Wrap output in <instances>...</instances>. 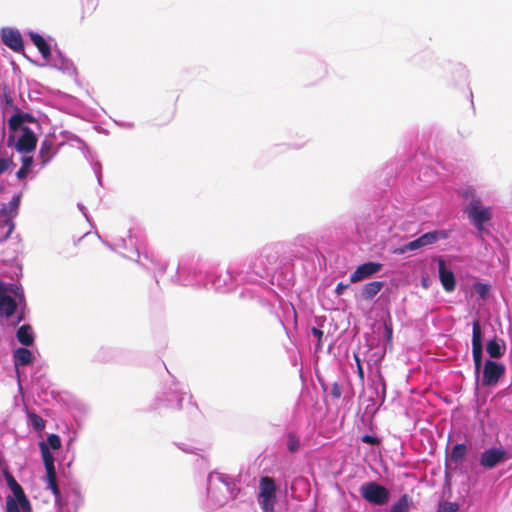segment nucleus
Masks as SVG:
<instances>
[{
	"label": "nucleus",
	"mask_w": 512,
	"mask_h": 512,
	"mask_svg": "<svg viewBox=\"0 0 512 512\" xmlns=\"http://www.w3.org/2000/svg\"><path fill=\"white\" fill-rule=\"evenodd\" d=\"M244 272L240 277L252 284L249 288L261 286L273 289L270 286H276L281 291H287L296 280L291 257H285L284 246L280 243L265 246Z\"/></svg>",
	"instance_id": "1"
},
{
	"label": "nucleus",
	"mask_w": 512,
	"mask_h": 512,
	"mask_svg": "<svg viewBox=\"0 0 512 512\" xmlns=\"http://www.w3.org/2000/svg\"><path fill=\"white\" fill-rule=\"evenodd\" d=\"M240 274H245V272L234 271L231 268L224 272L204 271L198 263H187L182 259L177 266L175 278L176 282L182 286L228 293L234 290L239 283L248 282L247 279H241Z\"/></svg>",
	"instance_id": "2"
},
{
	"label": "nucleus",
	"mask_w": 512,
	"mask_h": 512,
	"mask_svg": "<svg viewBox=\"0 0 512 512\" xmlns=\"http://www.w3.org/2000/svg\"><path fill=\"white\" fill-rule=\"evenodd\" d=\"M239 297L255 302L269 314L275 316L293 343L294 334L298 333L301 321L299 322L297 311L291 302H286L274 289H264L261 286L243 288Z\"/></svg>",
	"instance_id": "3"
},
{
	"label": "nucleus",
	"mask_w": 512,
	"mask_h": 512,
	"mask_svg": "<svg viewBox=\"0 0 512 512\" xmlns=\"http://www.w3.org/2000/svg\"><path fill=\"white\" fill-rule=\"evenodd\" d=\"M461 200L462 212L468 219V223L475 230V237L483 239L492 236L494 209L485 205L478 195L476 188L471 184H461L453 189Z\"/></svg>",
	"instance_id": "4"
},
{
	"label": "nucleus",
	"mask_w": 512,
	"mask_h": 512,
	"mask_svg": "<svg viewBox=\"0 0 512 512\" xmlns=\"http://www.w3.org/2000/svg\"><path fill=\"white\" fill-rule=\"evenodd\" d=\"M387 382L382 372L370 371L366 385L359 394V407L362 408L360 422L370 431L376 428L374 422L380 410H386Z\"/></svg>",
	"instance_id": "5"
},
{
	"label": "nucleus",
	"mask_w": 512,
	"mask_h": 512,
	"mask_svg": "<svg viewBox=\"0 0 512 512\" xmlns=\"http://www.w3.org/2000/svg\"><path fill=\"white\" fill-rule=\"evenodd\" d=\"M28 314L23 286L0 279V318L7 320L8 326L15 328L26 320Z\"/></svg>",
	"instance_id": "6"
},
{
	"label": "nucleus",
	"mask_w": 512,
	"mask_h": 512,
	"mask_svg": "<svg viewBox=\"0 0 512 512\" xmlns=\"http://www.w3.org/2000/svg\"><path fill=\"white\" fill-rule=\"evenodd\" d=\"M475 375V394L487 397L499 385L504 384L507 375L506 364L498 359L485 358L484 354L478 359H472Z\"/></svg>",
	"instance_id": "7"
},
{
	"label": "nucleus",
	"mask_w": 512,
	"mask_h": 512,
	"mask_svg": "<svg viewBox=\"0 0 512 512\" xmlns=\"http://www.w3.org/2000/svg\"><path fill=\"white\" fill-rule=\"evenodd\" d=\"M25 34L31 43L38 49L45 63L39 66L49 65L68 76H76L77 68L73 61L57 46L55 39L51 36H44L40 32L28 29Z\"/></svg>",
	"instance_id": "8"
},
{
	"label": "nucleus",
	"mask_w": 512,
	"mask_h": 512,
	"mask_svg": "<svg viewBox=\"0 0 512 512\" xmlns=\"http://www.w3.org/2000/svg\"><path fill=\"white\" fill-rule=\"evenodd\" d=\"M438 165L439 161L427 157L423 151H417L405 163L404 170L410 178L409 185L415 186V190H419L437 183L441 179Z\"/></svg>",
	"instance_id": "9"
},
{
	"label": "nucleus",
	"mask_w": 512,
	"mask_h": 512,
	"mask_svg": "<svg viewBox=\"0 0 512 512\" xmlns=\"http://www.w3.org/2000/svg\"><path fill=\"white\" fill-rule=\"evenodd\" d=\"M116 249L129 250L131 255H124L129 259H133L134 256L138 259L140 255H143L146 260H149L155 266L156 270L160 274H164L166 272L167 264L156 261L152 254L145 249L144 238L139 229H129L128 238H120L117 243H115V250Z\"/></svg>",
	"instance_id": "10"
},
{
	"label": "nucleus",
	"mask_w": 512,
	"mask_h": 512,
	"mask_svg": "<svg viewBox=\"0 0 512 512\" xmlns=\"http://www.w3.org/2000/svg\"><path fill=\"white\" fill-rule=\"evenodd\" d=\"M512 459V449L503 445H492L484 449L478 459V463L470 466L471 477L478 478L483 472L492 470Z\"/></svg>",
	"instance_id": "11"
},
{
	"label": "nucleus",
	"mask_w": 512,
	"mask_h": 512,
	"mask_svg": "<svg viewBox=\"0 0 512 512\" xmlns=\"http://www.w3.org/2000/svg\"><path fill=\"white\" fill-rule=\"evenodd\" d=\"M472 328L471 336V355L472 359H478L479 355L484 354V344L489 336L495 332V327L491 322V314H480L477 312L470 323Z\"/></svg>",
	"instance_id": "12"
},
{
	"label": "nucleus",
	"mask_w": 512,
	"mask_h": 512,
	"mask_svg": "<svg viewBox=\"0 0 512 512\" xmlns=\"http://www.w3.org/2000/svg\"><path fill=\"white\" fill-rule=\"evenodd\" d=\"M169 383H164L161 390L157 393L151 404V410L170 409L180 410L186 391L181 383L177 381L172 375Z\"/></svg>",
	"instance_id": "13"
},
{
	"label": "nucleus",
	"mask_w": 512,
	"mask_h": 512,
	"mask_svg": "<svg viewBox=\"0 0 512 512\" xmlns=\"http://www.w3.org/2000/svg\"><path fill=\"white\" fill-rule=\"evenodd\" d=\"M39 134L29 126L9 127L7 147L14 148L20 154H31L36 150Z\"/></svg>",
	"instance_id": "14"
},
{
	"label": "nucleus",
	"mask_w": 512,
	"mask_h": 512,
	"mask_svg": "<svg viewBox=\"0 0 512 512\" xmlns=\"http://www.w3.org/2000/svg\"><path fill=\"white\" fill-rule=\"evenodd\" d=\"M280 490V483L273 478L267 475L259 478L256 499L262 512H275Z\"/></svg>",
	"instance_id": "15"
},
{
	"label": "nucleus",
	"mask_w": 512,
	"mask_h": 512,
	"mask_svg": "<svg viewBox=\"0 0 512 512\" xmlns=\"http://www.w3.org/2000/svg\"><path fill=\"white\" fill-rule=\"evenodd\" d=\"M58 500L55 499V505L64 509L65 512H78L84 505V496L81 491V484L78 480H69L60 489Z\"/></svg>",
	"instance_id": "16"
},
{
	"label": "nucleus",
	"mask_w": 512,
	"mask_h": 512,
	"mask_svg": "<svg viewBox=\"0 0 512 512\" xmlns=\"http://www.w3.org/2000/svg\"><path fill=\"white\" fill-rule=\"evenodd\" d=\"M358 492L360 497L371 506L382 507L391 500L389 489L375 480L363 482Z\"/></svg>",
	"instance_id": "17"
},
{
	"label": "nucleus",
	"mask_w": 512,
	"mask_h": 512,
	"mask_svg": "<svg viewBox=\"0 0 512 512\" xmlns=\"http://www.w3.org/2000/svg\"><path fill=\"white\" fill-rule=\"evenodd\" d=\"M88 406L84 403H75L71 408V417L73 423H71L72 432L68 435L66 441V454H71L67 461V466L70 467L75 459L74 443L78 437V431L83 428L84 416L88 413Z\"/></svg>",
	"instance_id": "18"
},
{
	"label": "nucleus",
	"mask_w": 512,
	"mask_h": 512,
	"mask_svg": "<svg viewBox=\"0 0 512 512\" xmlns=\"http://www.w3.org/2000/svg\"><path fill=\"white\" fill-rule=\"evenodd\" d=\"M325 321V316H317L313 314L306 317L304 321L301 320V327L304 330L305 335L307 337L312 336L316 340L314 343L315 352L321 351L323 348V326Z\"/></svg>",
	"instance_id": "19"
},
{
	"label": "nucleus",
	"mask_w": 512,
	"mask_h": 512,
	"mask_svg": "<svg viewBox=\"0 0 512 512\" xmlns=\"http://www.w3.org/2000/svg\"><path fill=\"white\" fill-rule=\"evenodd\" d=\"M437 277L443 288L447 293H452L456 290L458 279L454 270V266L448 263L441 256L437 258Z\"/></svg>",
	"instance_id": "20"
},
{
	"label": "nucleus",
	"mask_w": 512,
	"mask_h": 512,
	"mask_svg": "<svg viewBox=\"0 0 512 512\" xmlns=\"http://www.w3.org/2000/svg\"><path fill=\"white\" fill-rule=\"evenodd\" d=\"M317 234L311 233V234H299L297 235L293 241L291 242L292 247H298L301 249H304V252L307 255H316V259L324 265H326V257L321 251V247L317 246Z\"/></svg>",
	"instance_id": "21"
},
{
	"label": "nucleus",
	"mask_w": 512,
	"mask_h": 512,
	"mask_svg": "<svg viewBox=\"0 0 512 512\" xmlns=\"http://www.w3.org/2000/svg\"><path fill=\"white\" fill-rule=\"evenodd\" d=\"M317 234V246L321 247V251L323 253L330 252L334 249L337 244V241L344 237L347 232L340 226L331 225L323 228Z\"/></svg>",
	"instance_id": "22"
},
{
	"label": "nucleus",
	"mask_w": 512,
	"mask_h": 512,
	"mask_svg": "<svg viewBox=\"0 0 512 512\" xmlns=\"http://www.w3.org/2000/svg\"><path fill=\"white\" fill-rule=\"evenodd\" d=\"M214 478L226 487V490L232 499L237 498L240 488L236 485L235 480L227 474L211 471L208 473L206 479V495L208 499H213L215 497L213 489Z\"/></svg>",
	"instance_id": "23"
},
{
	"label": "nucleus",
	"mask_w": 512,
	"mask_h": 512,
	"mask_svg": "<svg viewBox=\"0 0 512 512\" xmlns=\"http://www.w3.org/2000/svg\"><path fill=\"white\" fill-rule=\"evenodd\" d=\"M442 68L445 72L442 77L448 85L457 87L467 84L468 70L463 64L448 61Z\"/></svg>",
	"instance_id": "24"
},
{
	"label": "nucleus",
	"mask_w": 512,
	"mask_h": 512,
	"mask_svg": "<svg viewBox=\"0 0 512 512\" xmlns=\"http://www.w3.org/2000/svg\"><path fill=\"white\" fill-rule=\"evenodd\" d=\"M455 222L448 224L447 228H435L419 235L423 248L432 247L440 241L448 240L456 230Z\"/></svg>",
	"instance_id": "25"
},
{
	"label": "nucleus",
	"mask_w": 512,
	"mask_h": 512,
	"mask_svg": "<svg viewBox=\"0 0 512 512\" xmlns=\"http://www.w3.org/2000/svg\"><path fill=\"white\" fill-rule=\"evenodd\" d=\"M384 264L379 261H365L350 273V283H357L369 279L382 271Z\"/></svg>",
	"instance_id": "26"
},
{
	"label": "nucleus",
	"mask_w": 512,
	"mask_h": 512,
	"mask_svg": "<svg viewBox=\"0 0 512 512\" xmlns=\"http://www.w3.org/2000/svg\"><path fill=\"white\" fill-rule=\"evenodd\" d=\"M0 42L16 53L23 51L25 48L22 34L16 27H2L0 29Z\"/></svg>",
	"instance_id": "27"
},
{
	"label": "nucleus",
	"mask_w": 512,
	"mask_h": 512,
	"mask_svg": "<svg viewBox=\"0 0 512 512\" xmlns=\"http://www.w3.org/2000/svg\"><path fill=\"white\" fill-rule=\"evenodd\" d=\"M317 381L326 396L331 397L332 400H339L343 397V401L346 403L350 402L353 396L351 392L344 391V385L341 382L334 381L332 383L326 381L322 376L316 375Z\"/></svg>",
	"instance_id": "28"
},
{
	"label": "nucleus",
	"mask_w": 512,
	"mask_h": 512,
	"mask_svg": "<svg viewBox=\"0 0 512 512\" xmlns=\"http://www.w3.org/2000/svg\"><path fill=\"white\" fill-rule=\"evenodd\" d=\"M388 210V205H385L382 206L381 209L375 208L373 209V211L369 212L364 222L360 221L359 219H356L354 222L355 230L357 232H361L362 230L365 231L374 224L386 225L387 217L389 214Z\"/></svg>",
	"instance_id": "29"
},
{
	"label": "nucleus",
	"mask_w": 512,
	"mask_h": 512,
	"mask_svg": "<svg viewBox=\"0 0 512 512\" xmlns=\"http://www.w3.org/2000/svg\"><path fill=\"white\" fill-rule=\"evenodd\" d=\"M302 442L296 432L287 431L279 442V449L283 450L286 462H291L292 458L301 450Z\"/></svg>",
	"instance_id": "30"
},
{
	"label": "nucleus",
	"mask_w": 512,
	"mask_h": 512,
	"mask_svg": "<svg viewBox=\"0 0 512 512\" xmlns=\"http://www.w3.org/2000/svg\"><path fill=\"white\" fill-rule=\"evenodd\" d=\"M43 89L48 91L51 96L57 97L63 101L62 106L59 107L61 111L67 112L71 115H77L74 109L84 107L83 102L71 94L50 87H44Z\"/></svg>",
	"instance_id": "31"
},
{
	"label": "nucleus",
	"mask_w": 512,
	"mask_h": 512,
	"mask_svg": "<svg viewBox=\"0 0 512 512\" xmlns=\"http://www.w3.org/2000/svg\"><path fill=\"white\" fill-rule=\"evenodd\" d=\"M507 351V345L503 338L499 337L496 333L489 336L484 344V352L487 353L485 358L500 360Z\"/></svg>",
	"instance_id": "32"
},
{
	"label": "nucleus",
	"mask_w": 512,
	"mask_h": 512,
	"mask_svg": "<svg viewBox=\"0 0 512 512\" xmlns=\"http://www.w3.org/2000/svg\"><path fill=\"white\" fill-rule=\"evenodd\" d=\"M7 485L12 491V495H10L16 501V506L22 509L23 512L31 511V503L28 497L25 495L22 486L15 480L13 476H8Z\"/></svg>",
	"instance_id": "33"
},
{
	"label": "nucleus",
	"mask_w": 512,
	"mask_h": 512,
	"mask_svg": "<svg viewBox=\"0 0 512 512\" xmlns=\"http://www.w3.org/2000/svg\"><path fill=\"white\" fill-rule=\"evenodd\" d=\"M12 360L15 368V372L19 375L21 366L31 365L35 361L34 351L27 346H20L12 351Z\"/></svg>",
	"instance_id": "34"
},
{
	"label": "nucleus",
	"mask_w": 512,
	"mask_h": 512,
	"mask_svg": "<svg viewBox=\"0 0 512 512\" xmlns=\"http://www.w3.org/2000/svg\"><path fill=\"white\" fill-rule=\"evenodd\" d=\"M385 280H373L365 283L360 289L359 293L355 294L356 300L371 302L375 299L377 294L386 287Z\"/></svg>",
	"instance_id": "35"
},
{
	"label": "nucleus",
	"mask_w": 512,
	"mask_h": 512,
	"mask_svg": "<svg viewBox=\"0 0 512 512\" xmlns=\"http://www.w3.org/2000/svg\"><path fill=\"white\" fill-rule=\"evenodd\" d=\"M81 146L79 147L82 151L85 159L89 162L97 182L100 186H102V164L97 159V154L94 150H92L89 145L82 139V143H79Z\"/></svg>",
	"instance_id": "36"
},
{
	"label": "nucleus",
	"mask_w": 512,
	"mask_h": 512,
	"mask_svg": "<svg viewBox=\"0 0 512 512\" xmlns=\"http://www.w3.org/2000/svg\"><path fill=\"white\" fill-rule=\"evenodd\" d=\"M37 120L38 118L32 112L24 111L18 107L14 109V113H11L8 118V127L28 126L27 123H35Z\"/></svg>",
	"instance_id": "37"
},
{
	"label": "nucleus",
	"mask_w": 512,
	"mask_h": 512,
	"mask_svg": "<svg viewBox=\"0 0 512 512\" xmlns=\"http://www.w3.org/2000/svg\"><path fill=\"white\" fill-rule=\"evenodd\" d=\"M15 337L21 346L32 347L35 345L36 334L31 324L16 325Z\"/></svg>",
	"instance_id": "38"
},
{
	"label": "nucleus",
	"mask_w": 512,
	"mask_h": 512,
	"mask_svg": "<svg viewBox=\"0 0 512 512\" xmlns=\"http://www.w3.org/2000/svg\"><path fill=\"white\" fill-rule=\"evenodd\" d=\"M38 395L40 397L43 396L44 401L48 402V396L57 403H62L69 407L71 410L73 403L69 404L70 394L67 392L59 391L56 389H50V388H43L41 387L40 391L38 392ZM76 402H74L75 404Z\"/></svg>",
	"instance_id": "39"
},
{
	"label": "nucleus",
	"mask_w": 512,
	"mask_h": 512,
	"mask_svg": "<svg viewBox=\"0 0 512 512\" xmlns=\"http://www.w3.org/2000/svg\"><path fill=\"white\" fill-rule=\"evenodd\" d=\"M423 249L420 237H416L412 240L405 241L398 246H392L390 252L395 255H402L408 257V253L415 252Z\"/></svg>",
	"instance_id": "40"
},
{
	"label": "nucleus",
	"mask_w": 512,
	"mask_h": 512,
	"mask_svg": "<svg viewBox=\"0 0 512 512\" xmlns=\"http://www.w3.org/2000/svg\"><path fill=\"white\" fill-rule=\"evenodd\" d=\"M415 507L413 498L408 493H402L388 508L387 512H411Z\"/></svg>",
	"instance_id": "41"
},
{
	"label": "nucleus",
	"mask_w": 512,
	"mask_h": 512,
	"mask_svg": "<svg viewBox=\"0 0 512 512\" xmlns=\"http://www.w3.org/2000/svg\"><path fill=\"white\" fill-rule=\"evenodd\" d=\"M41 480L45 484L46 490H49L54 498L58 500L61 488L56 480V470L45 471V474L41 476Z\"/></svg>",
	"instance_id": "42"
},
{
	"label": "nucleus",
	"mask_w": 512,
	"mask_h": 512,
	"mask_svg": "<svg viewBox=\"0 0 512 512\" xmlns=\"http://www.w3.org/2000/svg\"><path fill=\"white\" fill-rule=\"evenodd\" d=\"M494 399L500 403L504 409L512 411V382L499 390Z\"/></svg>",
	"instance_id": "43"
},
{
	"label": "nucleus",
	"mask_w": 512,
	"mask_h": 512,
	"mask_svg": "<svg viewBox=\"0 0 512 512\" xmlns=\"http://www.w3.org/2000/svg\"><path fill=\"white\" fill-rule=\"evenodd\" d=\"M468 454V446L466 442L455 443L450 451L451 461L458 465L461 464Z\"/></svg>",
	"instance_id": "44"
},
{
	"label": "nucleus",
	"mask_w": 512,
	"mask_h": 512,
	"mask_svg": "<svg viewBox=\"0 0 512 512\" xmlns=\"http://www.w3.org/2000/svg\"><path fill=\"white\" fill-rule=\"evenodd\" d=\"M0 107L3 113H6L10 111L11 113H14V109L18 108L14 103V99L11 95V91L8 87H4L2 92L0 93Z\"/></svg>",
	"instance_id": "45"
},
{
	"label": "nucleus",
	"mask_w": 512,
	"mask_h": 512,
	"mask_svg": "<svg viewBox=\"0 0 512 512\" xmlns=\"http://www.w3.org/2000/svg\"><path fill=\"white\" fill-rule=\"evenodd\" d=\"M39 449L46 448L48 451H56L61 448V438L56 433H50L45 439L38 442Z\"/></svg>",
	"instance_id": "46"
},
{
	"label": "nucleus",
	"mask_w": 512,
	"mask_h": 512,
	"mask_svg": "<svg viewBox=\"0 0 512 512\" xmlns=\"http://www.w3.org/2000/svg\"><path fill=\"white\" fill-rule=\"evenodd\" d=\"M385 356V351L382 352H373L367 356L366 363H367V375H369L370 371L377 370L378 372L381 371V364Z\"/></svg>",
	"instance_id": "47"
},
{
	"label": "nucleus",
	"mask_w": 512,
	"mask_h": 512,
	"mask_svg": "<svg viewBox=\"0 0 512 512\" xmlns=\"http://www.w3.org/2000/svg\"><path fill=\"white\" fill-rule=\"evenodd\" d=\"M285 257H291V263L294 265V260H302L307 263H314V259L316 258V255H307L304 252V249L298 248V247H290V250L288 253L285 252Z\"/></svg>",
	"instance_id": "48"
},
{
	"label": "nucleus",
	"mask_w": 512,
	"mask_h": 512,
	"mask_svg": "<svg viewBox=\"0 0 512 512\" xmlns=\"http://www.w3.org/2000/svg\"><path fill=\"white\" fill-rule=\"evenodd\" d=\"M58 152L59 148L56 147V144L53 143V140L49 139L48 137H45L44 140L41 142L38 151V157L51 156L53 160L54 157L58 154Z\"/></svg>",
	"instance_id": "49"
},
{
	"label": "nucleus",
	"mask_w": 512,
	"mask_h": 512,
	"mask_svg": "<svg viewBox=\"0 0 512 512\" xmlns=\"http://www.w3.org/2000/svg\"><path fill=\"white\" fill-rule=\"evenodd\" d=\"M14 229L15 222L13 219H0V243L9 239Z\"/></svg>",
	"instance_id": "50"
},
{
	"label": "nucleus",
	"mask_w": 512,
	"mask_h": 512,
	"mask_svg": "<svg viewBox=\"0 0 512 512\" xmlns=\"http://www.w3.org/2000/svg\"><path fill=\"white\" fill-rule=\"evenodd\" d=\"M66 458V455L63 456L61 460H59V486L60 488H64V485L69 480H77L73 475L70 473L69 468L67 466V462L64 463V460Z\"/></svg>",
	"instance_id": "51"
},
{
	"label": "nucleus",
	"mask_w": 512,
	"mask_h": 512,
	"mask_svg": "<svg viewBox=\"0 0 512 512\" xmlns=\"http://www.w3.org/2000/svg\"><path fill=\"white\" fill-rule=\"evenodd\" d=\"M473 291L479 295L483 300H486L491 295L492 285L489 282L481 280L475 281L472 285Z\"/></svg>",
	"instance_id": "52"
},
{
	"label": "nucleus",
	"mask_w": 512,
	"mask_h": 512,
	"mask_svg": "<svg viewBox=\"0 0 512 512\" xmlns=\"http://www.w3.org/2000/svg\"><path fill=\"white\" fill-rule=\"evenodd\" d=\"M27 424L35 431H41L45 428V420L36 412L27 413Z\"/></svg>",
	"instance_id": "53"
},
{
	"label": "nucleus",
	"mask_w": 512,
	"mask_h": 512,
	"mask_svg": "<svg viewBox=\"0 0 512 512\" xmlns=\"http://www.w3.org/2000/svg\"><path fill=\"white\" fill-rule=\"evenodd\" d=\"M39 451L45 471L56 470L55 457L52 451H48L46 448L42 447Z\"/></svg>",
	"instance_id": "54"
},
{
	"label": "nucleus",
	"mask_w": 512,
	"mask_h": 512,
	"mask_svg": "<svg viewBox=\"0 0 512 512\" xmlns=\"http://www.w3.org/2000/svg\"><path fill=\"white\" fill-rule=\"evenodd\" d=\"M115 358V350L109 347H102L95 355V360L99 362H110Z\"/></svg>",
	"instance_id": "55"
},
{
	"label": "nucleus",
	"mask_w": 512,
	"mask_h": 512,
	"mask_svg": "<svg viewBox=\"0 0 512 512\" xmlns=\"http://www.w3.org/2000/svg\"><path fill=\"white\" fill-rule=\"evenodd\" d=\"M22 197H23L22 191H19V192L13 194V196L11 197V199L8 203V206H9L10 210L13 212V214L11 215V217L9 219L14 220V218L17 216L20 205H21Z\"/></svg>",
	"instance_id": "56"
},
{
	"label": "nucleus",
	"mask_w": 512,
	"mask_h": 512,
	"mask_svg": "<svg viewBox=\"0 0 512 512\" xmlns=\"http://www.w3.org/2000/svg\"><path fill=\"white\" fill-rule=\"evenodd\" d=\"M394 169L392 167H386L382 174L385 175L384 178V184L387 188H392L397 185L398 181L400 180L401 174L399 176L393 175Z\"/></svg>",
	"instance_id": "57"
},
{
	"label": "nucleus",
	"mask_w": 512,
	"mask_h": 512,
	"mask_svg": "<svg viewBox=\"0 0 512 512\" xmlns=\"http://www.w3.org/2000/svg\"><path fill=\"white\" fill-rule=\"evenodd\" d=\"M15 166L16 164L12 157L7 155L0 157V176L8 171H11Z\"/></svg>",
	"instance_id": "58"
},
{
	"label": "nucleus",
	"mask_w": 512,
	"mask_h": 512,
	"mask_svg": "<svg viewBox=\"0 0 512 512\" xmlns=\"http://www.w3.org/2000/svg\"><path fill=\"white\" fill-rule=\"evenodd\" d=\"M36 88L29 89L28 96L31 101L37 100L39 95H50L51 94L43 89L44 87H47L46 85L40 84L38 82L35 83Z\"/></svg>",
	"instance_id": "59"
},
{
	"label": "nucleus",
	"mask_w": 512,
	"mask_h": 512,
	"mask_svg": "<svg viewBox=\"0 0 512 512\" xmlns=\"http://www.w3.org/2000/svg\"><path fill=\"white\" fill-rule=\"evenodd\" d=\"M460 508V505L458 502H440L438 504V512H457Z\"/></svg>",
	"instance_id": "60"
},
{
	"label": "nucleus",
	"mask_w": 512,
	"mask_h": 512,
	"mask_svg": "<svg viewBox=\"0 0 512 512\" xmlns=\"http://www.w3.org/2000/svg\"><path fill=\"white\" fill-rule=\"evenodd\" d=\"M360 441L364 444L377 445L381 440L375 433H365L360 436Z\"/></svg>",
	"instance_id": "61"
},
{
	"label": "nucleus",
	"mask_w": 512,
	"mask_h": 512,
	"mask_svg": "<svg viewBox=\"0 0 512 512\" xmlns=\"http://www.w3.org/2000/svg\"><path fill=\"white\" fill-rule=\"evenodd\" d=\"M174 445L180 449L182 452L184 453H187V454H197V452L199 451L198 448L196 447H193L187 443H184V442H174Z\"/></svg>",
	"instance_id": "62"
},
{
	"label": "nucleus",
	"mask_w": 512,
	"mask_h": 512,
	"mask_svg": "<svg viewBox=\"0 0 512 512\" xmlns=\"http://www.w3.org/2000/svg\"><path fill=\"white\" fill-rule=\"evenodd\" d=\"M22 509H20L18 506H16V501L11 496L6 497L5 502V512H20Z\"/></svg>",
	"instance_id": "63"
},
{
	"label": "nucleus",
	"mask_w": 512,
	"mask_h": 512,
	"mask_svg": "<svg viewBox=\"0 0 512 512\" xmlns=\"http://www.w3.org/2000/svg\"><path fill=\"white\" fill-rule=\"evenodd\" d=\"M21 166L27 170L32 169L36 163L32 156H29V154H22L21 156Z\"/></svg>",
	"instance_id": "64"
}]
</instances>
